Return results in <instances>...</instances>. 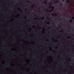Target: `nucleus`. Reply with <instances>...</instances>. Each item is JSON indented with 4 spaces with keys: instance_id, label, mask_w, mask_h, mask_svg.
<instances>
[{
    "instance_id": "obj_1",
    "label": "nucleus",
    "mask_w": 74,
    "mask_h": 74,
    "mask_svg": "<svg viewBox=\"0 0 74 74\" xmlns=\"http://www.w3.org/2000/svg\"><path fill=\"white\" fill-rule=\"evenodd\" d=\"M72 18H73V19H74V17H73Z\"/></svg>"
}]
</instances>
